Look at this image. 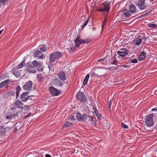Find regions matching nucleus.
<instances>
[{
    "label": "nucleus",
    "mask_w": 157,
    "mask_h": 157,
    "mask_svg": "<svg viewBox=\"0 0 157 157\" xmlns=\"http://www.w3.org/2000/svg\"><path fill=\"white\" fill-rule=\"evenodd\" d=\"M152 111H157V107H155L151 109Z\"/></svg>",
    "instance_id": "54"
},
{
    "label": "nucleus",
    "mask_w": 157,
    "mask_h": 157,
    "mask_svg": "<svg viewBox=\"0 0 157 157\" xmlns=\"http://www.w3.org/2000/svg\"><path fill=\"white\" fill-rule=\"evenodd\" d=\"M148 26L149 27L151 28H155L157 26L156 24L152 23H148Z\"/></svg>",
    "instance_id": "31"
},
{
    "label": "nucleus",
    "mask_w": 157,
    "mask_h": 157,
    "mask_svg": "<svg viewBox=\"0 0 157 157\" xmlns=\"http://www.w3.org/2000/svg\"><path fill=\"white\" fill-rule=\"evenodd\" d=\"M29 94L28 92H24L21 95L20 98L22 101L25 102L29 99L30 96L28 95Z\"/></svg>",
    "instance_id": "11"
},
{
    "label": "nucleus",
    "mask_w": 157,
    "mask_h": 157,
    "mask_svg": "<svg viewBox=\"0 0 157 157\" xmlns=\"http://www.w3.org/2000/svg\"><path fill=\"white\" fill-rule=\"evenodd\" d=\"M25 62L24 61H23L21 63H20L18 64L17 67V69H20L21 67H23L24 65L25 64Z\"/></svg>",
    "instance_id": "34"
},
{
    "label": "nucleus",
    "mask_w": 157,
    "mask_h": 157,
    "mask_svg": "<svg viewBox=\"0 0 157 157\" xmlns=\"http://www.w3.org/2000/svg\"><path fill=\"white\" fill-rule=\"evenodd\" d=\"M90 42L91 40L89 38L83 40L79 37H77L74 41V42L75 43L76 47H79L82 43L88 44Z\"/></svg>",
    "instance_id": "3"
},
{
    "label": "nucleus",
    "mask_w": 157,
    "mask_h": 157,
    "mask_svg": "<svg viewBox=\"0 0 157 157\" xmlns=\"http://www.w3.org/2000/svg\"><path fill=\"white\" fill-rule=\"evenodd\" d=\"M156 151L157 152V147L156 148Z\"/></svg>",
    "instance_id": "61"
},
{
    "label": "nucleus",
    "mask_w": 157,
    "mask_h": 157,
    "mask_svg": "<svg viewBox=\"0 0 157 157\" xmlns=\"http://www.w3.org/2000/svg\"><path fill=\"white\" fill-rule=\"evenodd\" d=\"M69 119L71 121L73 120H75L74 117L73 116H71L70 117H69Z\"/></svg>",
    "instance_id": "46"
},
{
    "label": "nucleus",
    "mask_w": 157,
    "mask_h": 157,
    "mask_svg": "<svg viewBox=\"0 0 157 157\" xmlns=\"http://www.w3.org/2000/svg\"><path fill=\"white\" fill-rule=\"evenodd\" d=\"M119 66L121 67H124V68H127V67H130V66H129L128 65H121V66Z\"/></svg>",
    "instance_id": "49"
},
{
    "label": "nucleus",
    "mask_w": 157,
    "mask_h": 157,
    "mask_svg": "<svg viewBox=\"0 0 157 157\" xmlns=\"http://www.w3.org/2000/svg\"><path fill=\"white\" fill-rule=\"evenodd\" d=\"M7 132V130L6 128L3 126H0V136H3L5 135Z\"/></svg>",
    "instance_id": "19"
},
{
    "label": "nucleus",
    "mask_w": 157,
    "mask_h": 157,
    "mask_svg": "<svg viewBox=\"0 0 157 157\" xmlns=\"http://www.w3.org/2000/svg\"><path fill=\"white\" fill-rule=\"evenodd\" d=\"M95 29V28H94V29Z\"/></svg>",
    "instance_id": "64"
},
{
    "label": "nucleus",
    "mask_w": 157,
    "mask_h": 157,
    "mask_svg": "<svg viewBox=\"0 0 157 157\" xmlns=\"http://www.w3.org/2000/svg\"><path fill=\"white\" fill-rule=\"evenodd\" d=\"M76 97L78 100L83 103H85L87 101L86 97L83 92H78L77 94Z\"/></svg>",
    "instance_id": "4"
},
{
    "label": "nucleus",
    "mask_w": 157,
    "mask_h": 157,
    "mask_svg": "<svg viewBox=\"0 0 157 157\" xmlns=\"http://www.w3.org/2000/svg\"><path fill=\"white\" fill-rule=\"evenodd\" d=\"M0 1L3 5H5L7 2L8 0H0Z\"/></svg>",
    "instance_id": "41"
},
{
    "label": "nucleus",
    "mask_w": 157,
    "mask_h": 157,
    "mask_svg": "<svg viewBox=\"0 0 157 157\" xmlns=\"http://www.w3.org/2000/svg\"><path fill=\"white\" fill-rule=\"evenodd\" d=\"M62 56L61 53L59 52H53L50 55L49 63L53 64L56 60L58 59Z\"/></svg>",
    "instance_id": "1"
},
{
    "label": "nucleus",
    "mask_w": 157,
    "mask_h": 157,
    "mask_svg": "<svg viewBox=\"0 0 157 157\" xmlns=\"http://www.w3.org/2000/svg\"><path fill=\"white\" fill-rule=\"evenodd\" d=\"M97 10L101 12H106L103 8L98 9Z\"/></svg>",
    "instance_id": "48"
},
{
    "label": "nucleus",
    "mask_w": 157,
    "mask_h": 157,
    "mask_svg": "<svg viewBox=\"0 0 157 157\" xmlns=\"http://www.w3.org/2000/svg\"><path fill=\"white\" fill-rule=\"evenodd\" d=\"M76 117L77 120L79 121H85L87 120V117L85 114L81 115L80 113H78Z\"/></svg>",
    "instance_id": "9"
},
{
    "label": "nucleus",
    "mask_w": 157,
    "mask_h": 157,
    "mask_svg": "<svg viewBox=\"0 0 157 157\" xmlns=\"http://www.w3.org/2000/svg\"><path fill=\"white\" fill-rule=\"evenodd\" d=\"M113 101V100L112 99H111L109 101V109L110 110H111V107Z\"/></svg>",
    "instance_id": "39"
},
{
    "label": "nucleus",
    "mask_w": 157,
    "mask_h": 157,
    "mask_svg": "<svg viewBox=\"0 0 157 157\" xmlns=\"http://www.w3.org/2000/svg\"><path fill=\"white\" fill-rule=\"evenodd\" d=\"M58 76L59 78L62 81L66 80L67 78L66 75L64 71H61L59 72L58 74Z\"/></svg>",
    "instance_id": "16"
},
{
    "label": "nucleus",
    "mask_w": 157,
    "mask_h": 157,
    "mask_svg": "<svg viewBox=\"0 0 157 157\" xmlns=\"http://www.w3.org/2000/svg\"><path fill=\"white\" fill-rule=\"evenodd\" d=\"M117 56V54H115L114 55L113 59H114V60H113V61L112 63L111 64H114L117 65V66H118L117 64V61L116 60V56Z\"/></svg>",
    "instance_id": "29"
},
{
    "label": "nucleus",
    "mask_w": 157,
    "mask_h": 157,
    "mask_svg": "<svg viewBox=\"0 0 157 157\" xmlns=\"http://www.w3.org/2000/svg\"><path fill=\"white\" fill-rule=\"evenodd\" d=\"M31 114L30 113H29V114L24 116V117H25V118H27Z\"/></svg>",
    "instance_id": "52"
},
{
    "label": "nucleus",
    "mask_w": 157,
    "mask_h": 157,
    "mask_svg": "<svg viewBox=\"0 0 157 157\" xmlns=\"http://www.w3.org/2000/svg\"><path fill=\"white\" fill-rule=\"evenodd\" d=\"M35 57L42 59L43 58V55L42 52L39 50L36 51L35 52L34 54Z\"/></svg>",
    "instance_id": "18"
},
{
    "label": "nucleus",
    "mask_w": 157,
    "mask_h": 157,
    "mask_svg": "<svg viewBox=\"0 0 157 157\" xmlns=\"http://www.w3.org/2000/svg\"><path fill=\"white\" fill-rule=\"evenodd\" d=\"M140 37L142 39H145L146 40V38L145 36L144 33H141L140 34V36H138L136 39H135L134 41L135 42V44L136 45H139L141 43L142 40L139 38Z\"/></svg>",
    "instance_id": "6"
},
{
    "label": "nucleus",
    "mask_w": 157,
    "mask_h": 157,
    "mask_svg": "<svg viewBox=\"0 0 157 157\" xmlns=\"http://www.w3.org/2000/svg\"><path fill=\"white\" fill-rule=\"evenodd\" d=\"M127 49L126 48H122L120 49V51H118L117 53L119 56H118V57L121 56L122 58H123L127 54Z\"/></svg>",
    "instance_id": "10"
},
{
    "label": "nucleus",
    "mask_w": 157,
    "mask_h": 157,
    "mask_svg": "<svg viewBox=\"0 0 157 157\" xmlns=\"http://www.w3.org/2000/svg\"><path fill=\"white\" fill-rule=\"evenodd\" d=\"M89 17H88V19L86 20L84 22L83 25H82L81 26H82V29H83L86 26V25H87V24H88V22H89Z\"/></svg>",
    "instance_id": "33"
},
{
    "label": "nucleus",
    "mask_w": 157,
    "mask_h": 157,
    "mask_svg": "<svg viewBox=\"0 0 157 157\" xmlns=\"http://www.w3.org/2000/svg\"><path fill=\"white\" fill-rule=\"evenodd\" d=\"M4 75H1L0 77V81L2 79L4 78Z\"/></svg>",
    "instance_id": "51"
},
{
    "label": "nucleus",
    "mask_w": 157,
    "mask_h": 157,
    "mask_svg": "<svg viewBox=\"0 0 157 157\" xmlns=\"http://www.w3.org/2000/svg\"><path fill=\"white\" fill-rule=\"evenodd\" d=\"M105 20L104 21L102 22V29H103V28L104 25L105 24Z\"/></svg>",
    "instance_id": "53"
},
{
    "label": "nucleus",
    "mask_w": 157,
    "mask_h": 157,
    "mask_svg": "<svg viewBox=\"0 0 157 157\" xmlns=\"http://www.w3.org/2000/svg\"><path fill=\"white\" fill-rule=\"evenodd\" d=\"M109 69H111L112 70H117L118 69V67H112L109 68Z\"/></svg>",
    "instance_id": "43"
},
{
    "label": "nucleus",
    "mask_w": 157,
    "mask_h": 157,
    "mask_svg": "<svg viewBox=\"0 0 157 157\" xmlns=\"http://www.w3.org/2000/svg\"><path fill=\"white\" fill-rule=\"evenodd\" d=\"M153 117L154 114L153 113H150L146 117L145 123L147 127H150L154 124Z\"/></svg>",
    "instance_id": "2"
},
{
    "label": "nucleus",
    "mask_w": 157,
    "mask_h": 157,
    "mask_svg": "<svg viewBox=\"0 0 157 157\" xmlns=\"http://www.w3.org/2000/svg\"><path fill=\"white\" fill-rule=\"evenodd\" d=\"M93 109L94 110V112H95V111H96L98 110L97 108L96 107H95L94 106H93Z\"/></svg>",
    "instance_id": "55"
},
{
    "label": "nucleus",
    "mask_w": 157,
    "mask_h": 157,
    "mask_svg": "<svg viewBox=\"0 0 157 157\" xmlns=\"http://www.w3.org/2000/svg\"><path fill=\"white\" fill-rule=\"evenodd\" d=\"M27 65L28 66V68L26 69L27 71L34 73L36 72V71L35 67L32 66L30 62L28 63Z\"/></svg>",
    "instance_id": "13"
},
{
    "label": "nucleus",
    "mask_w": 157,
    "mask_h": 157,
    "mask_svg": "<svg viewBox=\"0 0 157 157\" xmlns=\"http://www.w3.org/2000/svg\"><path fill=\"white\" fill-rule=\"evenodd\" d=\"M6 117L7 119L8 120L12 118L13 117L12 112H8L6 114Z\"/></svg>",
    "instance_id": "25"
},
{
    "label": "nucleus",
    "mask_w": 157,
    "mask_h": 157,
    "mask_svg": "<svg viewBox=\"0 0 157 157\" xmlns=\"http://www.w3.org/2000/svg\"><path fill=\"white\" fill-rule=\"evenodd\" d=\"M89 77L90 75L89 74L87 75L86 76L84 79V81L83 82V85L84 86L85 85L87 84Z\"/></svg>",
    "instance_id": "26"
},
{
    "label": "nucleus",
    "mask_w": 157,
    "mask_h": 157,
    "mask_svg": "<svg viewBox=\"0 0 157 157\" xmlns=\"http://www.w3.org/2000/svg\"><path fill=\"white\" fill-rule=\"evenodd\" d=\"M72 123L66 121L63 125V128H67V127H70L72 125Z\"/></svg>",
    "instance_id": "28"
},
{
    "label": "nucleus",
    "mask_w": 157,
    "mask_h": 157,
    "mask_svg": "<svg viewBox=\"0 0 157 157\" xmlns=\"http://www.w3.org/2000/svg\"><path fill=\"white\" fill-rule=\"evenodd\" d=\"M95 29V28H94V29Z\"/></svg>",
    "instance_id": "63"
},
{
    "label": "nucleus",
    "mask_w": 157,
    "mask_h": 157,
    "mask_svg": "<svg viewBox=\"0 0 157 157\" xmlns=\"http://www.w3.org/2000/svg\"><path fill=\"white\" fill-rule=\"evenodd\" d=\"M13 75L16 76L17 77H19L20 76V74L18 72L13 71Z\"/></svg>",
    "instance_id": "38"
},
{
    "label": "nucleus",
    "mask_w": 157,
    "mask_h": 157,
    "mask_svg": "<svg viewBox=\"0 0 157 157\" xmlns=\"http://www.w3.org/2000/svg\"><path fill=\"white\" fill-rule=\"evenodd\" d=\"M146 53L144 52H142L140 54L138 59L140 60H143L146 57Z\"/></svg>",
    "instance_id": "20"
},
{
    "label": "nucleus",
    "mask_w": 157,
    "mask_h": 157,
    "mask_svg": "<svg viewBox=\"0 0 157 157\" xmlns=\"http://www.w3.org/2000/svg\"><path fill=\"white\" fill-rule=\"evenodd\" d=\"M122 126L124 128L127 129L128 128V126L127 125L124 124V123H122Z\"/></svg>",
    "instance_id": "42"
},
{
    "label": "nucleus",
    "mask_w": 157,
    "mask_h": 157,
    "mask_svg": "<svg viewBox=\"0 0 157 157\" xmlns=\"http://www.w3.org/2000/svg\"><path fill=\"white\" fill-rule=\"evenodd\" d=\"M124 14L126 17H129L130 16L131 14L130 13V11L128 10H124Z\"/></svg>",
    "instance_id": "27"
},
{
    "label": "nucleus",
    "mask_w": 157,
    "mask_h": 157,
    "mask_svg": "<svg viewBox=\"0 0 157 157\" xmlns=\"http://www.w3.org/2000/svg\"><path fill=\"white\" fill-rule=\"evenodd\" d=\"M14 106L15 108L19 109H21L22 110L24 107H25V105L23 104V103L20 100H17L15 102L14 104Z\"/></svg>",
    "instance_id": "14"
},
{
    "label": "nucleus",
    "mask_w": 157,
    "mask_h": 157,
    "mask_svg": "<svg viewBox=\"0 0 157 157\" xmlns=\"http://www.w3.org/2000/svg\"><path fill=\"white\" fill-rule=\"evenodd\" d=\"M16 98L17 99V97L19 96V93L21 90V88L19 86H18L16 87Z\"/></svg>",
    "instance_id": "23"
},
{
    "label": "nucleus",
    "mask_w": 157,
    "mask_h": 157,
    "mask_svg": "<svg viewBox=\"0 0 157 157\" xmlns=\"http://www.w3.org/2000/svg\"><path fill=\"white\" fill-rule=\"evenodd\" d=\"M94 113L97 116L98 119L100 120L101 119V114L99 113L98 110L95 111Z\"/></svg>",
    "instance_id": "30"
},
{
    "label": "nucleus",
    "mask_w": 157,
    "mask_h": 157,
    "mask_svg": "<svg viewBox=\"0 0 157 157\" xmlns=\"http://www.w3.org/2000/svg\"><path fill=\"white\" fill-rule=\"evenodd\" d=\"M110 4V2H109L108 1H105L103 3V4L104 6L103 8L105 11L108 12H109V11L110 6L109 5Z\"/></svg>",
    "instance_id": "15"
},
{
    "label": "nucleus",
    "mask_w": 157,
    "mask_h": 157,
    "mask_svg": "<svg viewBox=\"0 0 157 157\" xmlns=\"http://www.w3.org/2000/svg\"><path fill=\"white\" fill-rule=\"evenodd\" d=\"M45 157H52V156L50 155L49 154H46L45 155Z\"/></svg>",
    "instance_id": "57"
},
{
    "label": "nucleus",
    "mask_w": 157,
    "mask_h": 157,
    "mask_svg": "<svg viewBox=\"0 0 157 157\" xmlns=\"http://www.w3.org/2000/svg\"><path fill=\"white\" fill-rule=\"evenodd\" d=\"M49 89L53 96H57L61 94V92L59 90L53 86L49 87Z\"/></svg>",
    "instance_id": "8"
},
{
    "label": "nucleus",
    "mask_w": 157,
    "mask_h": 157,
    "mask_svg": "<svg viewBox=\"0 0 157 157\" xmlns=\"http://www.w3.org/2000/svg\"><path fill=\"white\" fill-rule=\"evenodd\" d=\"M75 49V47L74 46H72L71 48V51H70V52H72L74 51Z\"/></svg>",
    "instance_id": "47"
},
{
    "label": "nucleus",
    "mask_w": 157,
    "mask_h": 157,
    "mask_svg": "<svg viewBox=\"0 0 157 157\" xmlns=\"http://www.w3.org/2000/svg\"><path fill=\"white\" fill-rule=\"evenodd\" d=\"M11 111L12 112L13 117L15 119H18V113L19 112H17L16 110V108L15 107H12L11 109Z\"/></svg>",
    "instance_id": "17"
},
{
    "label": "nucleus",
    "mask_w": 157,
    "mask_h": 157,
    "mask_svg": "<svg viewBox=\"0 0 157 157\" xmlns=\"http://www.w3.org/2000/svg\"><path fill=\"white\" fill-rule=\"evenodd\" d=\"M105 60V58H104L102 59H100L98 60L97 63L98 62H100L101 61H104Z\"/></svg>",
    "instance_id": "56"
},
{
    "label": "nucleus",
    "mask_w": 157,
    "mask_h": 157,
    "mask_svg": "<svg viewBox=\"0 0 157 157\" xmlns=\"http://www.w3.org/2000/svg\"><path fill=\"white\" fill-rule=\"evenodd\" d=\"M95 75H96V74L94 72H92L90 74V75L91 77H95Z\"/></svg>",
    "instance_id": "50"
},
{
    "label": "nucleus",
    "mask_w": 157,
    "mask_h": 157,
    "mask_svg": "<svg viewBox=\"0 0 157 157\" xmlns=\"http://www.w3.org/2000/svg\"><path fill=\"white\" fill-rule=\"evenodd\" d=\"M88 117H89V121H93V117L92 116H90V115H88Z\"/></svg>",
    "instance_id": "45"
},
{
    "label": "nucleus",
    "mask_w": 157,
    "mask_h": 157,
    "mask_svg": "<svg viewBox=\"0 0 157 157\" xmlns=\"http://www.w3.org/2000/svg\"><path fill=\"white\" fill-rule=\"evenodd\" d=\"M52 82L54 85L56 87L60 86H63V83L58 78H55L52 79Z\"/></svg>",
    "instance_id": "12"
},
{
    "label": "nucleus",
    "mask_w": 157,
    "mask_h": 157,
    "mask_svg": "<svg viewBox=\"0 0 157 157\" xmlns=\"http://www.w3.org/2000/svg\"><path fill=\"white\" fill-rule=\"evenodd\" d=\"M36 67L38 68L37 70L39 71L43 70V67H42V65L40 63L38 64V65Z\"/></svg>",
    "instance_id": "35"
},
{
    "label": "nucleus",
    "mask_w": 157,
    "mask_h": 157,
    "mask_svg": "<svg viewBox=\"0 0 157 157\" xmlns=\"http://www.w3.org/2000/svg\"><path fill=\"white\" fill-rule=\"evenodd\" d=\"M10 82V80L9 79L3 81L0 84V88H2L5 86L6 84Z\"/></svg>",
    "instance_id": "22"
},
{
    "label": "nucleus",
    "mask_w": 157,
    "mask_h": 157,
    "mask_svg": "<svg viewBox=\"0 0 157 157\" xmlns=\"http://www.w3.org/2000/svg\"><path fill=\"white\" fill-rule=\"evenodd\" d=\"M95 77H99V75L96 74V75H95Z\"/></svg>",
    "instance_id": "58"
},
{
    "label": "nucleus",
    "mask_w": 157,
    "mask_h": 157,
    "mask_svg": "<svg viewBox=\"0 0 157 157\" xmlns=\"http://www.w3.org/2000/svg\"><path fill=\"white\" fill-rule=\"evenodd\" d=\"M2 4V3H1V1H0V8L1 7V6Z\"/></svg>",
    "instance_id": "60"
},
{
    "label": "nucleus",
    "mask_w": 157,
    "mask_h": 157,
    "mask_svg": "<svg viewBox=\"0 0 157 157\" xmlns=\"http://www.w3.org/2000/svg\"><path fill=\"white\" fill-rule=\"evenodd\" d=\"M145 0H138L136 3V5L140 10H144L147 8V6L145 3Z\"/></svg>",
    "instance_id": "5"
},
{
    "label": "nucleus",
    "mask_w": 157,
    "mask_h": 157,
    "mask_svg": "<svg viewBox=\"0 0 157 157\" xmlns=\"http://www.w3.org/2000/svg\"><path fill=\"white\" fill-rule=\"evenodd\" d=\"M7 94L8 96H13L15 95V93L13 91L11 90L8 91Z\"/></svg>",
    "instance_id": "36"
},
{
    "label": "nucleus",
    "mask_w": 157,
    "mask_h": 157,
    "mask_svg": "<svg viewBox=\"0 0 157 157\" xmlns=\"http://www.w3.org/2000/svg\"><path fill=\"white\" fill-rule=\"evenodd\" d=\"M136 8L135 6L133 4H131L129 6V11L130 12L133 13L135 12L136 11Z\"/></svg>",
    "instance_id": "21"
},
{
    "label": "nucleus",
    "mask_w": 157,
    "mask_h": 157,
    "mask_svg": "<svg viewBox=\"0 0 157 157\" xmlns=\"http://www.w3.org/2000/svg\"><path fill=\"white\" fill-rule=\"evenodd\" d=\"M40 50L42 52H44L46 51L47 49L44 45H42L41 47L40 48Z\"/></svg>",
    "instance_id": "37"
},
{
    "label": "nucleus",
    "mask_w": 157,
    "mask_h": 157,
    "mask_svg": "<svg viewBox=\"0 0 157 157\" xmlns=\"http://www.w3.org/2000/svg\"><path fill=\"white\" fill-rule=\"evenodd\" d=\"M37 77L39 79V81H41L43 79V78L42 77V76L41 74L38 75L37 76Z\"/></svg>",
    "instance_id": "40"
},
{
    "label": "nucleus",
    "mask_w": 157,
    "mask_h": 157,
    "mask_svg": "<svg viewBox=\"0 0 157 157\" xmlns=\"http://www.w3.org/2000/svg\"><path fill=\"white\" fill-rule=\"evenodd\" d=\"M152 11V10H151L148 11V12H146L145 13L141 15L140 16H139L138 17L139 18H143L148 15H150L151 14Z\"/></svg>",
    "instance_id": "24"
},
{
    "label": "nucleus",
    "mask_w": 157,
    "mask_h": 157,
    "mask_svg": "<svg viewBox=\"0 0 157 157\" xmlns=\"http://www.w3.org/2000/svg\"><path fill=\"white\" fill-rule=\"evenodd\" d=\"M32 84L33 82L31 81H28L23 86V88L25 90L29 91L31 90Z\"/></svg>",
    "instance_id": "7"
},
{
    "label": "nucleus",
    "mask_w": 157,
    "mask_h": 157,
    "mask_svg": "<svg viewBox=\"0 0 157 157\" xmlns=\"http://www.w3.org/2000/svg\"><path fill=\"white\" fill-rule=\"evenodd\" d=\"M39 63V62L37 61L34 60L32 62V64L33 66L34 67H36V66H37L38 65V64Z\"/></svg>",
    "instance_id": "32"
},
{
    "label": "nucleus",
    "mask_w": 157,
    "mask_h": 157,
    "mask_svg": "<svg viewBox=\"0 0 157 157\" xmlns=\"http://www.w3.org/2000/svg\"><path fill=\"white\" fill-rule=\"evenodd\" d=\"M2 32V30H0V34H1Z\"/></svg>",
    "instance_id": "59"
},
{
    "label": "nucleus",
    "mask_w": 157,
    "mask_h": 157,
    "mask_svg": "<svg viewBox=\"0 0 157 157\" xmlns=\"http://www.w3.org/2000/svg\"><path fill=\"white\" fill-rule=\"evenodd\" d=\"M49 70H50V67H48Z\"/></svg>",
    "instance_id": "62"
},
{
    "label": "nucleus",
    "mask_w": 157,
    "mask_h": 157,
    "mask_svg": "<svg viewBox=\"0 0 157 157\" xmlns=\"http://www.w3.org/2000/svg\"><path fill=\"white\" fill-rule=\"evenodd\" d=\"M137 62V61L136 59H132L131 61L129 63H136Z\"/></svg>",
    "instance_id": "44"
}]
</instances>
